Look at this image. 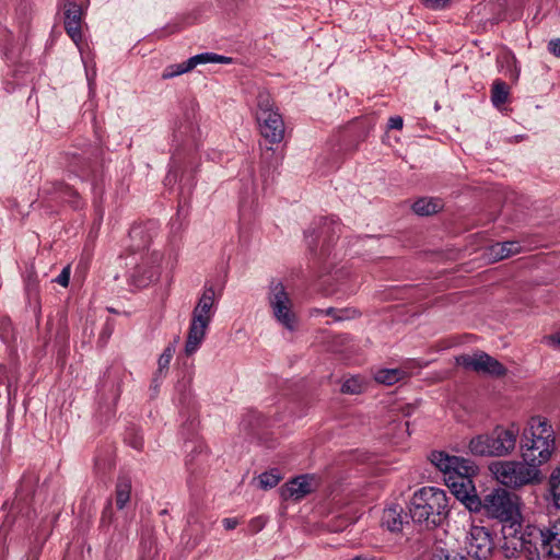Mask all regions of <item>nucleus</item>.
Listing matches in <instances>:
<instances>
[{"instance_id": "f257e3e1", "label": "nucleus", "mask_w": 560, "mask_h": 560, "mask_svg": "<svg viewBox=\"0 0 560 560\" xmlns=\"http://www.w3.org/2000/svg\"><path fill=\"white\" fill-rule=\"evenodd\" d=\"M430 460L443 472L444 481L456 499L469 511H480L481 500L472 481L477 474V466L469 459L451 456L441 451L432 452Z\"/></svg>"}, {"instance_id": "f03ea898", "label": "nucleus", "mask_w": 560, "mask_h": 560, "mask_svg": "<svg viewBox=\"0 0 560 560\" xmlns=\"http://www.w3.org/2000/svg\"><path fill=\"white\" fill-rule=\"evenodd\" d=\"M520 457L527 458L539 468L548 464L557 451V433L545 416L530 417L520 431Z\"/></svg>"}, {"instance_id": "7ed1b4c3", "label": "nucleus", "mask_w": 560, "mask_h": 560, "mask_svg": "<svg viewBox=\"0 0 560 560\" xmlns=\"http://www.w3.org/2000/svg\"><path fill=\"white\" fill-rule=\"evenodd\" d=\"M518 436L517 423L497 424L490 432L472 436L468 443V450L475 456L506 457L514 453Z\"/></svg>"}, {"instance_id": "20e7f679", "label": "nucleus", "mask_w": 560, "mask_h": 560, "mask_svg": "<svg viewBox=\"0 0 560 560\" xmlns=\"http://www.w3.org/2000/svg\"><path fill=\"white\" fill-rule=\"evenodd\" d=\"M501 533V548L508 558L524 553L528 560H539L540 549L546 552L544 528L533 525L522 527L518 521L516 525H503Z\"/></svg>"}, {"instance_id": "39448f33", "label": "nucleus", "mask_w": 560, "mask_h": 560, "mask_svg": "<svg viewBox=\"0 0 560 560\" xmlns=\"http://www.w3.org/2000/svg\"><path fill=\"white\" fill-rule=\"evenodd\" d=\"M409 511L415 522L438 526L450 512L446 492L436 487H422L413 493Z\"/></svg>"}, {"instance_id": "423d86ee", "label": "nucleus", "mask_w": 560, "mask_h": 560, "mask_svg": "<svg viewBox=\"0 0 560 560\" xmlns=\"http://www.w3.org/2000/svg\"><path fill=\"white\" fill-rule=\"evenodd\" d=\"M490 471L498 482L513 489L537 485L542 480L540 468L527 458L495 462L491 464Z\"/></svg>"}, {"instance_id": "0eeeda50", "label": "nucleus", "mask_w": 560, "mask_h": 560, "mask_svg": "<svg viewBox=\"0 0 560 560\" xmlns=\"http://www.w3.org/2000/svg\"><path fill=\"white\" fill-rule=\"evenodd\" d=\"M267 303L276 322L289 331L298 328L299 318L294 303L280 280H272L268 287Z\"/></svg>"}, {"instance_id": "6e6552de", "label": "nucleus", "mask_w": 560, "mask_h": 560, "mask_svg": "<svg viewBox=\"0 0 560 560\" xmlns=\"http://www.w3.org/2000/svg\"><path fill=\"white\" fill-rule=\"evenodd\" d=\"M481 508L488 515L499 520L503 525H516L521 521L518 497L510 493L505 489L498 488L488 493Z\"/></svg>"}, {"instance_id": "1a4fd4ad", "label": "nucleus", "mask_w": 560, "mask_h": 560, "mask_svg": "<svg viewBox=\"0 0 560 560\" xmlns=\"http://www.w3.org/2000/svg\"><path fill=\"white\" fill-rule=\"evenodd\" d=\"M163 256L159 252H153L141 258L129 272L128 281L137 289L145 288L159 279L161 273V264Z\"/></svg>"}, {"instance_id": "9d476101", "label": "nucleus", "mask_w": 560, "mask_h": 560, "mask_svg": "<svg viewBox=\"0 0 560 560\" xmlns=\"http://www.w3.org/2000/svg\"><path fill=\"white\" fill-rule=\"evenodd\" d=\"M455 361L457 365L477 373L489 374L497 377L503 376L506 373V369L497 359L486 352L462 354L456 357Z\"/></svg>"}, {"instance_id": "9b49d317", "label": "nucleus", "mask_w": 560, "mask_h": 560, "mask_svg": "<svg viewBox=\"0 0 560 560\" xmlns=\"http://www.w3.org/2000/svg\"><path fill=\"white\" fill-rule=\"evenodd\" d=\"M467 553L477 560H487L493 550L491 534L486 527L471 525L466 537Z\"/></svg>"}, {"instance_id": "f8f14e48", "label": "nucleus", "mask_w": 560, "mask_h": 560, "mask_svg": "<svg viewBox=\"0 0 560 560\" xmlns=\"http://www.w3.org/2000/svg\"><path fill=\"white\" fill-rule=\"evenodd\" d=\"M231 62H232V58H230V57H226L223 55H218L214 52H202V54H198V55L190 57L189 59H187L186 61H184L182 63L168 66L164 70L162 78L171 79V78L187 73V72L191 71L192 69H195L199 65H206V63L229 65Z\"/></svg>"}, {"instance_id": "ddd939ff", "label": "nucleus", "mask_w": 560, "mask_h": 560, "mask_svg": "<svg viewBox=\"0 0 560 560\" xmlns=\"http://www.w3.org/2000/svg\"><path fill=\"white\" fill-rule=\"evenodd\" d=\"M261 137L271 144L280 143L284 137V121L279 112L256 118Z\"/></svg>"}, {"instance_id": "4468645a", "label": "nucleus", "mask_w": 560, "mask_h": 560, "mask_svg": "<svg viewBox=\"0 0 560 560\" xmlns=\"http://www.w3.org/2000/svg\"><path fill=\"white\" fill-rule=\"evenodd\" d=\"M83 15V9L78 3L68 2L65 5V30L79 49L82 40L81 27Z\"/></svg>"}, {"instance_id": "2eb2a0df", "label": "nucleus", "mask_w": 560, "mask_h": 560, "mask_svg": "<svg viewBox=\"0 0 560 560\" xmlns=\"http://www.w3.org/2000/svg\"><path fill=\"white\" fill-rule=\"evenodd\" d=\"M215 291L213 287H206L195 305L191 317L211 324L215 314Z\"/></svg>"}, {"instance_id": "dca6fc26", "label": "nucleus", "mask_w": 560, "mask_h": 560, "mask_svg": "<svg viewBox=\"0 0 560 560\" xmlns=\"http://www.w3.org/2000/svg\"><path fill=\"white\" fill-rule=\"evenodd\" d=\"M209 327V323L190 318L184 347L185 355L191 357L201 348Z\"/></svg>"}, {"instance_id": "f3484780", "label": "nucleus", "mask_w": 560, "mask_h": 560, "mask_svg": "<svg viewBox=\"0 0 560 560\" xmlns=\"http://www.w3.org/2000/svg\"><path fill=\"white\" fill-rule=\"evenodd\" d=\"M314 486V478L307 475L299 476L291 481L287 482L281 488V497L284 500L294 499L300 500L310 492Z\"/></svg>"}, {"instance_id": "a211bd4d", "label": "nucleus", "mask_w": 560, "mask_h": 560, "mask_svg": "<svg viewBox=\"0 0 560 560\" xmlns=\"http://www.w3.org/2000/svg\"><path fill=\"white\" fill-rule=\"evenodd\" d=\"M404 509L399 504H390L384 509L381 523L390 532H400L405 521Z\"/></svg>"}, {"instance_id": "6ab92c4d", "label": "nucleus", "mask_w": 560, "mask_h": 560, "mask_svg": "<svg viewBox=\"0 0 560 560\" xmlns=\"http://www.w3.org/2000/svg\"><path fill=\"white\" fill-rule=\"evenodd\" d=\"M546 539V553L560 559V517L549 522L544 528Z\"/></svg>"}, {"instance_id": "aec40b11", "label": "nucleus", "mask_w": 560, "mask_h": 560, "mask_svg": "<svg viewBox=\"0 0 560 560\" xmlns=\"http://www.w3.org/2000/svg\"><path fill=\"white\" fill-rule=\"evenodd\" d=\"M521 245L517 242L509 241L495 243L487 248L486 255L490 261H498L518 254Z\"/></svg>"}, {"instance_id": "412c9836", "label": "nucleus", "mask_w": 560, "mask_h": 560, "mask_svg": "<svg viewBox=\"0 0 560 560\" xmlns=\"http://www.w3.org/2000/svg\"><path fill=\"white\" fill-rule=\"evenodd\" d=\"M278 108L275 105L271 94L266 90H259L256 96V118L262 117L270 113H277Z\"/></svg>"}, {"instance_id": "4be33fe9", "label": "nucleus", "mask_w": 560, "mask_h": 560, "mask_svg": "<svg viewBox=\"0 0 560 560\" xmlns=\"http://www.w3.org/2000/svg\"><path fill=\"white\" fill-rule=\"evenodd\" d=\"M408 376L404 369H381L375 372L374 378L376 382L385 385H393Z\"/></svg>"}, {"instance_id": "5701e85b", "label": "nucleus", "mask_w": 560, "mask_h": 560, "mask_svg": "<svg viewBox=\"0 0 560 560\" xmlns=\"http://www.w3.org/2000/svg\"><path fill=\"white\" fill-rule=\"evenodd\" d=\"M442 208V201L435 198H421L412 206L413 211L419 215H431L440 211Z\"/></svg>"}, {"instance_id": "b1692460", "label": "nucleus", "mask_w": 560, "mask_h": 560, "mask_svg": "<svg viewBox=\"0 0 560 560\" xmlns=\"http://www.w3.org/2000/svg\"><path fill=\"white\" fill-rule=\"evenodd\" d=\"M509 86L505 82L497 80L491 90V102L495 107L503 105L509 98Z\"/></svg>"}, {"instance_id": "393cba45", "label": "nucleus", "mask_w": 560, "mask_h": 560, "mask_svg": "<svg viewBox=\"0 0 560 560\" xmlns=\"http://www.w3.org/2000/svg\"><path fill=\"white\" fill-rule=\"evenodd\" d=\"M175 351H176V345H175V342H173V343H170L164 349V351L161 353V355L159 357V360H158L156 377L164 376L166 374Z\"/></svg>"}, {"instance_id": "a878e982", "label": "nucleus", "mask_w": 560, "mask_h": 560, "mask_svg": "<svg viewBox=\"0 0 560 560\" xmlns=\"http://www.w3.org/2000/svg\"><path fill=\"white\" fill-rule=\"evenodd\" d=\"M131 483L129 480H119L116 487V505L124 509L130 499Z\"/></svg>"}, {"instance_id": "bb28decb", "label": "nucleus", "mask_w": 560, "mask_h": 560, "mask_svg": "<svg viewBox=\"0 0 560 560\" xmlns=\"http://www.w3.org/2000/svg\"><path fill=\"white\" fill-rule=\"evenodd\" d=\"M550 491L555 505L560 509V465L551 472Z\"/></svg>"}, {"instance_id": "cd10ccee", "label": "nucleus", "mask_w": 560, "mask_h": 560, "mask_svg": "<svg viewBox=\"0 0 560 560\" xmlns=\"http://www.w3.org/2000/svg\"><path fill=\"white\" fill-rule=\"evenodd\" d=\"M364 387V382L358 376L347 378L341 385V392L345 394H360Z\"/></svg>"}, {"instance_id": "c85d7f7f", "label": "nucleus", "mask_w": 560, "mask_h": 560, "mask_svg": "<svg viewBox=\"0 0 560 560\" xmlns=\"http://www.w3.org/2000/svg\"><path fill=\"white\" fill-rule=\"evenodd\" d=\"M280 479L278 470L264 472L258 477L259 487L264 490L271 489L279 483Z\"/></svg>"}, {"instance_id": "c756f323", "label": "nucleus", "mask_w": 560, "mask_h": 560, "mask_svg": "<svg viewBox=\"0 0 560 560\" xmlns=\"http://www.w3.org/2000/svg\"><path fill=\"white\" fill-rule=\"evenodd\" d=\"M265 525H266V518L262 516H258L250 521L249 528L253 533H258L265 527Z\"/></svg>"}, {"instance_id": "7c9ffc66", "label": "nucleus", "mask_w": 560, "mask_h": 560, "mask_svg": "<svg viewBox=\"0 0 560 560\" xmlns=\"http://www.w3.org/2000/svg\"><path fill=\"white\" fill-rule=\"evenodd\" d=\"M432 560H466L465 557L459 556L458 553H445L443 550H441L440 553H435L432 558Z\"/></svg>"}, {"instance_id": "2f4dec72", "label": "nucleus", "mask_w": 560, "mask_h": 560, "mask_svg": "<svg viewBox=\"0 0 560 560\" xmlns=\"http://www.w3.org/2000/svg\"><path fill=\"white\" fill-rule=\"evenodd\" d=\"M70 281V267L62 269L60 275L56 278V282L62 287H68Z\"/></svg>"}, {"instance_id": "473e14b6", "label": "nucleus", "mask_w": 560, "mask_h": 560, "mask_svg": "<svg viewBox=\"0 0 560 560\" xmlns=\"http://www.w3.org/2000/svg\"><path fill=\"white\" fill-rule=\"evenodd\" d=\"M447 2L448 0H424L425 7L434 10L443 9Z\"/></svg>"}, {"instance_id": "72a5a7b5", "label": "nucleus", "mask_w": 560, "mask_h": 560, "mask_svg": "<svg viewBox=\"0 0 560 560\" xmlns=\"http://www.w3.org/2000/svg\"><path fill=\"white\" fill-rule=\"evenodd\" d=\"M404 125V120L400 116H393L388 119V128L389 129H401Z\"/></svg>"}, {"instance_id": "f704fd0d", "label": "nucleus", "mask_w": 560, "mask_h": 560, "mask_svg": "<svg viewBox=\"0 0 560 560\" xmlns=\"http://www.w3.org/2000/svg\"><path fill=\"white\" fill-rule=\"evenodd\" d=\"M548 49L552 55L560 57V39H551L548 44Z\"/></svg>"}, {"instance_id": "c9c22d12", "label": "nucleus", "mask_w": 560, "mask_h": 560, "mask_svg": "<svg viewBox=\"0 0 560 560\" xmlns=\"http://www.w3.org/2000/svg\"><path fill=\"white\" fill-rule=\"evenodd\" d=\"M226 530L234 529L238 525V520L235 517H226L222 521Z\"/></svg>"}, {"instance_id": "e433bc0d", "label": "nucleus", "mask_w": 560, "mask_h": 560, "mask_svg": "<svg viewBox=\"0 0 560 560\" xmlns=\"http://www.w3.org/2000/svg\"><path fill=\"white\" fill-rule=\"evenodd\" d=\"M549 342L555 348H560V331L549 338Z\"/></svg>"}, {"instance_id": "4c0bfd02", "label": "nucleus", "mask_w": 560, "mask_h": 560, "mask_svg": "<svg viewBox=\"0 0 560 560\" xmlns=\"http://www.w3.org/2000/svg\"><path fill=\"white\" fill-rule=\"evenodd\" d=\"M335 312H336V310L332 308V307H329V308H327L325 311H320V310L315 308V310L312 311V314L325 313L328 316H335Z\"/></svg>"}, {"instance_id": "58836bf2", "label": "nucleus", "mask_w": 560, "mask_h": 560, "mask_svg": "<svg viewBox=\"0 0 560 560\" xmlns=\"http://www.w3.org/2000/svg\"><path fill=\"white\" fill-rule=\"evenodd\" d=\"M130 445L136 448V450H140L143 445V442H142V439L141 438H135L132 442H130Z\"/></svg>"}, {"instance_id": "ea45409f", "label": "nucleus", "mask_w": 560, "mask_h": 560, "mask_svg": "<svg viewBox=\"0 0 560 560\" xmlns=\"http://www.w3.org/2000/svg\"><path fill=\"white\" fill-rule=\"evenodd\" d=\"M518 74H520V70L515 67V69L511 72V78H513L514 80H517Z\"/></svg>"}, {"instance_id": "a19ab883", "label": "nucleus", "mask_w": 560, "mask_h": 560, "mask_svg": "<svg viewBox=\"0 0 560 560\" xmlns=\"http://www.w3.org/2000/svg\"><path fill=\"white\" fill-rule=\"evenodd\" d=\"M140 231L138 229H132L131 230V235H137Z\"/></svg>"}, {"instance_id": "79ce46f5", "label": "nucleus", "mask_w": 560, "mask_h": 560, "mask_svg": "<svg viewBox=\"0 0 560 560\" xmlns=\"http://www.w3.org/2000/svg\"><path fill=\"white\" fill-rule=\"evenodd\" d=\"M509 60H511L513 63H515V58H514V56L509 57Z\"/></svg>"}, {"instance_id": "37998d69", "label": "nucleus", "mask_w": 560, "mask_h": 560, "mask_svg": "<svg viewBox=\"0 0 560 560\" xmlns=\"http://www.w3.org/2000/svg\"><path fill=\"white\" fill-rule=\"evenodd\" d=\"M88 81H89V84L91 85L92 79H91V77L89 74H88Z\"/></svg>"}]
</instances>
